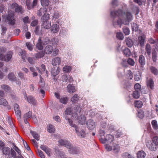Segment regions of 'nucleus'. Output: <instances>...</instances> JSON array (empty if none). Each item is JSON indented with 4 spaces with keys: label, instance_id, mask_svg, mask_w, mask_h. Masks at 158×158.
Segmentation results:
<instances>
[{
    "label": "nucleus",
    "instance_id": "f257e3e1",
    "mask_svg": "<svg viewBox=\"0 0 158 158\" xmlns=\"http://www.w3.org/2000/svg\"><path fill=\"white\" fill-rule=\"evenodd\" d=\"M111 17L114 18L113 25L116 27L117 25L121 27L122 24L128 25L132 19V16L131 14L129 12L126 13L123 12L122 10L118 9L117 11H111Z\"/></svg>",
    "mask_w": 158,
    "mask_h": 158
},
{
    "label": "nucleus",
    "instance_id": "f03ea898",
    "mask_svg": "<svg viewBox=\"0 0 158 158\" xmlns=\"http://www.w3.org/2000/svg\"><path fill=\"white\" fill-rule=\"evenodd\" d=\"M49 19V16L46 17L45 18H41V22L42 27L46 29H48L50 28L51 23L50 22L48 21Z\"/></svg>",
    "mask_w": 158,
    "mask_h": 158
},
{
    "label": "nucleus",
    "instance_id": "7ed1b4c3",
    "mask_svg": "<svg viewBox=\"0 0 158 158\" xmlns=\"http://www.w3.org/2000/svg\"><path fill=\"white\" fill-rule=\"evenodd\" d=\"M99 139L102 143H110L113 140L114 137L112 135L108 134L106 135L105 137H102Z\"/></svg>",
    "mask_w": 158,
    "mask_h": 158
},
{
    "label": "nucleus",
    "instance_id": "20e7f679",
    "mask_svg": "<svg viewBox=\"0 0 158 158\" xmlns=\"http://www.w3.org/2000/svg\"><path fill=\"white\" fill-rule=\"evenodd\" d=\"M49 41V39L48 38L47 41L46 42H44L42 40L41 37H39L37 43L36 45V48L40 50H42L43 48V45H45L48 44Z\"/></svg>",
    "mask_w": 158,
    "mask_h": 158
},
{
    "label": "nucleus",
    "instance_id": "39448f33",
    "mask_svg": "<svg viewBox=\"0 0 158 158\" xmlns=\"http://www.w3.org/2000/svg\"><path fill=\"white\" fill-rule=\"evenodd\" d=\"M12 55V52L11 51L9 52L5 56L2 53L0 54V60L6 62H8L11 59Z\"/></svg>",
    "mask_w": 158,
    "mask_h": 158
},
{
    "label": "nucleus",
    "instance_id": "423d86ee",
    "mask_svg": "<svg viewBox=\"0 0 158 158\" xmlns=\"http://www.w3.org/2000/svg\"><path fill=\"white\" fill-rule=\"evenodd\" d=\"M14 14L13 13H9L6 17V20L8 23L12 25H14L15 20L14 18Z\"/></svg>",
    "mask_w": 158,
    "mask_h": 158
},
{
    "label": "nucleus",
    "instance_id": "0eeeda50",
    "mask_svg": "<svg viewBox=\"0 0 158 158\" xmlns=\"http://www.w3.org/2000/svg\"><path fill=\"white\" fill-rule=\"evenodd\" d=\"M38 15L40 16H43L41 18H44L49 16V14L47 13L46 8H41L38 11Z\"/></svg>",
    "mask_w": 158,
    "mask_h": 158
},
{
    "label": "nucleus",
    "instance_id": "6e6552de",
    "mask_svg": "<svg viewBox=\"0 0 158 158\" xmlns=\"http://www.w3.org/2000/svg\"><path fill=\"white\" fill-rule=\"evenodd\" d=\"M31 0H26V5L28 9L30 10L36 6L37 3V0H33L32 3H31Z\"/></svg>",
    "mask_w": 158,
    "mask_h": 158
},
{
    "label": "nucleus",
    "instance_id": "1a4fd4ad",
    "mask_svg": "<svg viewBox=\"0 0 158 158\" xmlns=\"http://www.w3.org/2000/svg\"><path fill=\"white\" fill-rule=\"evenodd\" d=\"M75 115H76L75 118H77L79 124L81 125L85 124L86 119L84 115H81L78 117L77 113V112L76 114Z\"/></svg>",
    "mask_w": 158,
    "mask_h": 158
},
{
    "label": "nucleus",
    "instance_id": "9d476101",
    "mask_svg": "<svg viewBox=\"0 0 158 158\" xmlns=\"http://www.w3.org/2000/svg\"><path fill=\"white\" fill-rule=\"evenodd\" d=\"M10 148L8 147H5L1 148V150L3 155L7 156L8 157H11L10 154Z\"/></svg>",
    "mask_w": 158,
    "mask_h": 158
},
{
    "label": "nucleus",
    "instance_id": "9b49d317",
    "mask_svg": "<svg viewBox=\"0 0 158 158\" xmlns=\"http://www.w3.org/2000/svg\"><path fill=\"white\" fill-rule=\"evenodd\" d=\"M69 149V152L72 154H77L78 151L77 148L73 146L71 143L69 144V146L67 148Z\"/></svg>",
    "mask_w": 158,
    "mask_h": 158
},
{
    "label": "nucleus",
    "instance_id": "f8f14e48",
    "mask_svg": "<svg viewBox=\"0 0 158 158\" xmlns=\"http://www.w3.org/2000/svg\"><path fill=\"white\" fill-rule=\"evenodd\" d=\"M25 99H26L27 102L31 103L34 105H36V101L35 98L31 96H27V95L25 96Z\"/></svg>",
    "mask_w": 158,
    "mask_h": 158
},
{
    "label": "nucleus",
    "instance_id": "ddd939ff",
    "mask_svg": "<svg viewBox=\"0 0 158 158\" xmlns=\"http://www.w3.org/2000/svg\"><path fill=\"white\" fill-rule=\"evenodd\" d=\"M86 125L89 130H92L95 127V123L93 120L89 119L86 123Z\"/></svg>",
    "mask_w": 158,
    "mask_h": 158
},
{
    "label": "nucleus",
    "instance_id": "4468645a",
    "mask_svg": "<svg viewBox=\"0 0 158 158\" xmlns=\"http://www.w3.org/2000/svg\"><path fill=\"white\" fill-rule=\"evenodd\" d=\"M50 27L51 32L54 33L58 32L60 29L59 26L56 24H53Z\"/></svg>",
    "mask_w": 158,
    "mask_h": 158
},
{
    "label": "nucleus",
    "instance_id": "2eb2a0df",
    "mask_svg": "<svg viewBox=\"0 0 158 158\" xmlns=\"http://www.w3.org/2000/svg\"><path fill=\"white\" fill-rule=\"evenodd\" d=\"M146 146L147 148H148L150 150L152 151H156L158 148V146H157L153 142L151 143H147L146 144Z\"/></svg>",
    "mask_w": 158,
    "mask_h": 158
},
{
    "label": "nucleus",
    "instance_id": "dca6fc26",
    "mask_svg": "<svg viewBox=\"0 0 158 158\" xmlns=\"http://www.w3.org/2000/svg\"><path fill=\"white\" fill-rule=\"evenodd\" d=\"M58 142L61 145L67 148L71 143L69 142L66 139H60L58 141Z\"/></svg>",
    "mask_w": 158,
    "mask_h": 158
},
{
    "label": "nucleus",
    "instance_id": "f3484780",
    "mask_svg": "<svg viewBox=\"0 0 158 158\" xmlns=\"http://www.w3.org/2000/svg\"><path fill=\"white\" fill-rule=\"evenodd\" d=\"M77 131L75 130V131L76 133H77V136L81 138H85L86 135V134L85 131L83 130H79V128L78 127H77Z\"/></svg>",
    "mask_w": 158,
    "mask_h": 158
},
{
    "label": "nucleus",
    "instance_id": "a211bd4d",
    "mask_svg": "<svg viewBox=\"0 0 158 158\" xmlns=\"http://www.w3.org/2000/svg\"><path fill=\"white\" fill-rule=\"evenodd\" d=\"M52 64L54 66L59 65L61 62V60L59 57H56L52 60Z\"/></svg>",
    "mask_w": 158,
    "mask_h": 158
},
{
    "label": "nucleus",
    "instance_id": "6ab92c4d",
    "mask_svg": "<svg viewBox=\"0 0 158 158\" xmlns=\"http://www.w3.org/2000/svg\"><path fill=\"white\" fill-rule=\"evenodd\" d=\"M60 71V68L58 67L57 69H56L55 68H52L51 71L52 75L54 77L57 75Z\"/></svg>",
    "mask_w": 158,
    "mask_h": 158
},
{
    "label": "nucleus",
    "instance_id": "aec40b11",
    "mask_svg": "<svg viewBox=\"0 0 158 158\" xmlns=\"http://www.w3.org/2000/svg\"><path fill=\"white\" fill-rule=\"evenodd\" d=\"M53 50V48L51 45H48L46 46L44 49V52L46 54H50Z\"/></svg>",
    "mask_w": 158,
    "mask_h": 158
},
{
    "label": "nucleus",
    "instance_id": "412c9836",
    "mask_svg": "<svg viewBox=\"0 0 158 158\" xmlns=\"http://www.w3.org/2000/svg\"><path fill=\"white\" fill-rule=\"evenodd\" d=\"M40 148L44 150L48 156H50V153L51 152L50 149L48 148V147L43 145H41Z\"/></svg>",
    "mask_w": 158,
    "mask_h": 158
},
{
    "label": "nucleus",
    "instance_id": "4be33fe9",
    "mask_svg": "<svg viewBox=\"0 0 158 158\" xmlns=\"http://www.w3.org/2000/svg\"><path fill=\"white\" fill-rule=\"evenodd\" d=\"M147 87L150 88L151 89H153L154 87V82L153 80L150 78L147 81Z\"/></svg>",
    "mask_w": 158,
    "mask_h": 158
},
{
    "label": "nucleus",
    "instance_id": "5701e85b",
    "mask_svg": "<svg viewBox=\"0 0 158 158\" xmlns=\"http://www.w3.org/2000/svg\"><path fill=\"white\" fill-rule=\"evenodd\" d=\"M67 88L68 92L69 93H73L75 91V87L73 85L69 84L67 86Z\"/></svg>",
    "mask_w": 158,
    "mask_h": 158
},
{
    "label": "nucleus",
    "instance_id": "b1692460",
    "mask_svg": "<svg viewBox=\"0 0 158 158\" xmlns=\"http://www.w3.org/2000/svg\"><path fill=\"white\" fill-rule=\"evenodd\" d=\"M139 61L141 65H144L145 63V57L142 55H140L139 57Z\"/></svg>",
    "mask_w": 158,
    "mask_h": 158
},
{
    "label": "nucleus",
    "instance_id": "393cba45",
    "mask_svg": "<svg viewBox=\"0 0 158 158\" xmlns=\"http://www.w3.org/2000/svg\"><path fill=\"white\" fill-rule=\"evenodd\" d=\"M65 119L66 120H68V122L69 124V125L71 126L72 127H73L75 128V130H76V131H77V127H78L75 124H73V122L72 120L70 118H68L67 117V116H65Z\"/></svg>",
    "mask_w": 158,
    "mask_h": 158
},
{
    "label": "nucleus",
    "instance_id": "a878e982",
    "mask_svg": "<svg viewBox=\"0 0 158 158\" xmlns=\"http://www.w3.org/2000/svg\"><path fill=\"white\" fill-rule=\"evenodd\" d=\"M146 154L143 150L139 151L137 153V157L138 158H144L145 157Z\"/></svg>",
    "mask_w": 158,
    "mask_h": 158
},
{
    "label": "nucleus",
    "instance_id": "bb28decb",
    "mask_svg": "<svg viewBox=\"0 0 158 158\" xmlns=\"http://www.w3.org/2000/svg\"><path fill=\"white\" fill-rule=\"evenodd\" d=\"M30 132L34 138L37 140H39L40 135L35 131L31 130Z\"/></svg>",
    "mask_w": 158,
    "mask_h": 158
},
{
    "label": "nucleus",
    "instance_id": "cd10ccee",
    "mask_svg": "<svg viewBox=\"0 0 158 158\" xmlns=\"http://www.w3.org/2000/svg\"><path fill=\"white\" fill-rule=\"evenodd\" d=\"M126 44L129 47H131L133 44V42L131 39L129 38H127L125 40Z\"/></svg>",
    "mask_w": 158,
    "mask_h": 158
},
{
    "label": "nucleus",
    "instance_id": "c85d7f7f",
    "mask_svg": "<svg viewBox=\"0 0 158 158\" xmlns=\"http://www.w3.org/2000/svg\"><path fill=\"white\" fill-rule=\"evenodd\" d=\"M41 68H40L38 67H36V69L38 71L39 73L40 74H42L43 72L45 71V65L42 64L41 66Z\"/></svg>",
    "mask_w": 158,
    "mask_h": 158
},
{
    "label": "nucleus",
    "instance_id": "c756f323",
    "mask_svg": "<svg viewBox=\"0 0 158 158\" xmlns=\"http://www.w3.org/2000/svg\"><path fill=\"white\" fill-rule=\"evenodd\" d=\"M138 40L140 45L142 47L144 46L145 38L143 36H140L138 37Z\"/></svg>",
    "mask_w": 158,
    "mask_h": 158
},
{
    "label": "nucleus",
    "instance_id": "7c9ffc66",
    "mask_svg": "<svg viewBox=\"0 0 158 158\" xmlns=\"http://www.w3.org/2000/svg\"><path fill=\"white\" fill-rule=\"evenodd\" d=\"M123 52L124 54L127 57L131 55V51L130 49L127 48H125L124 49Z\"/></svg>",
    "mask_w": 158,
    "mask_h": 158
},
{
    "label": "nucleus",
    "instance_id": "2f4dec72",
    "mask_svg": "<svg viewBox=\"0 0 158 158\" xmlns=\"http://www.w3.org/2000/svg\"><path fill=\"white\" fill-rule=\"evenodd\" d=\"M145 50L148 56H150L151 54L152 50L150 44H147L145 47Z\"/></svg>",
    "mask_w": 158,
    "mask_h": 158
},
{
    "label": "nucleus",
    "instance_id": "473e14b6",
    "mask_svg": "<svg viewBox=\"0 0 158 158\" xmlns=\"http://www.w3.org/2000/svg\"><path fill=\"white\" fill-rule=\"evenodd\" d=\"M8 78L10 81H15L16 78L13 73H10L8 75Z\"/></svg>",
    "mask_w": 158,
    "mask_h": 158
},
{
    "label": "nucleus",
    "instance_id": "72a5a7b5",
    "mask_svg": "<svg viewBox=\"0 0 158 158\" xmlns=\"http://www.w3.org/2000/svg\"><path fill=\"white\" fill-rule=\"evenodd\" d=\"M55 129L54 126L52 125L49 124L48 125V131L50 133H53L55 132Z\"/></svg>",
    "mask_w": 158,
    "mask_h": 158
},
{
    "label": "nucleus",
    "instance_id": "f704fd0d",
    "mask_svg": "<svg viewBox=\"0 0 158 158\" xmlns=\"http://www.w3.org/2000/svg\"><path fill=\"white\" fill-rule=\"evenodd\" d=\"M2 89H3L4 90L7 92H10V88L8 85H1Z\"/></svg>",
    "mask_w": 158,
    "mask_h": 158
},
{
    "label": "nucleus",
    "instance_id": "c9c22d12",
    "mask_svg": "<svg viewBox=\"0 0 158 158\" xmlns=\"http://www.w3.org/2000/svg\"><path fill=\"white\" fill-rule=\"evenodd\" d=\"M8 104L7 102L4 99L0 97V105L6 106Z\"/></svg>",
    "mask_w": 158,
    "mask_h": 158
},
{
    "label": "nucleus",
    "instance_id": "e433bc0d",
    "mask_svg": "<svg viewBox=\"0 0 158 158\" xmlns=\"http://www.w3.org/2000/svg\"><path fill=\"white\" fill-rule=\"evenodd\" d=\"M150 70L151 72L155 75L158 74V71L157 69L153 66H151L150 68Z\"/></svg>",
    "mask_w": 158,
    "mask_h": 158
},
{
    "label": "nucleus",
    "instance_id": "4c0bfd02",
    "mask_svg": "<svg viewBox=\"0 0 158 158\" xmlns=\"http://www.w3.org/2000/svg\"><path fill=\"white\" fill-rule=\"evenodd\" d=\"M52 19L56 20L58 19L60 17V15L58 11H55L52 16Z\"/></svg>",
    "mask_w": 158,
    "mask_h": 158
},
{
    "label": "nucleus",
    "instance_id": "58836bf2",
    "mask_svg": "<svg viewBox=\"0 0 158 158\" xmlns=\"http://www.w3.org/2000/svg\"><path fill=\"white\" fill-rule=\"evenodd\" d=\"M72 68L70 66L66 65L64 66L63 69V70L64 73H68L70 71Z\"/></svg>",
    "mask_w": 158,
    "mask_h": 158
},
{
    "label": "nucleus",
    "instance_id": "ea45409f",
    "mask_svg": "<svg viewBox=\"0 0 158 158\" xmlns=\"http://www.w3.org/2000/svg\"><path fill=\"white\" fill-rule=\"evenodd\" d=\"M132 95L133 97L135 99L139 98L140 96L139 92L136 90L133 92Z\"/></svg>",
    "mask_w": 158,
    "mask_h": 158
},
{
    "label": "nucleus",
    "instance_id": "a19ab883",
    "mask_svg": "<svg viewBox=\"0 0 158 158\" xmlns=\"http://www.w3.org/2000/svg\"><path fill=\"white\" fill-rule=\"evenodd\" d=\"M143 105V103L140 101H136L135 102V106L138 108H139L142 107Z\"/></svg>",
    "mask_w": 158,
    "mask_h": 158
},
{
    "label": "nucleus",
    "instance_id": "79ce46f5",
    "mask_svg": "<svg viewBox=\"0 0 158 158\" xmlns=\"http://www.w3.org/2000/svg\"><path fill=\"white\" fill-rule=\"evenodd\" d=\"M15 11L16 12L19 13L21 14L23 13V10L22 7L19 6L15 8Z\"/></svg>",
    "mask_w": 158,
    "mask_h": 158
},
{
    "label": "nucleus",
    "instance_id": "37998d69",
    "mask_svg": "<svg viewBox=\"0 0 158 158\" xmlns=\"http://www.w3.org/2000/svg\"><path fill=\"white\" fill-rule=\"evenodd\" d=\"M15 111L16 116L17 118V119L19 120H20L21 114V111L19 110V109Z\"/></svg>",
    "mask_w": 158,
    "mask_h": 158
},
{
    "label": "nucleus",
    "instance_id": "c03bdc74",
    "mask_svg": "<svg viewBox=\"0 0 158 158\" xmlns=\"http://www.w3.org/2000/svg\"><path fill=\"white\" fill-rule=\"evenodd\" d=\"M131 26L132 31H136L138 29V26L137 25L134 23H131Z\"/></svg>",
    "mask_w": 158,
    "mask_h": 158
},
{
    "label": "nucleus",
    "instance_id": "a18cd8bd",
    "mask_svg": "<svg viewBox=\"0 0 158 158\" xmlns=\"http://www.w3.org/2000/svg\"><path fill=\"white\" fill-rule=\"evenodd\" d=\"M79 99V97L77 95L75 94L71 98V101L73 103H75Z\"/></svg>",
    "mask_w": 158,
    "mask_h": 158
},
{
    "label": "nucleus",
    "instance_id": "49530a36",
    "mask_svg": "<svg viewBox=\"0 0 158 158\" xmlns=\"http://www.w3.org/2000/svg\"><path fill=\"white\" fill-rule=\"evenodd\" d=\"M32 117V112L29 111L28 113H26L24 115V118L28 119L31 118Z\"/></svg>",
    "mask_w": 158,
    "mask_h": 158
},
{
    "label": "nucleus",
    "instance_id": "de8ad7c7",
    "mask_svg": "<svg viewBox=\"0 0 158 158\" xmlns=\"http://www.w3.org/2000/svg\"><path fill=\"white\" fill-rule=\"evenodd\" d=\"M60 101L61 103L65 104L68 101V98L67 97H62L60 99Z\"/></svg>",
    "mask_w": 158,
    "mask_h": 158
},
{
    "label": "nucleus",
    "instance_id": "09e8293b",
    "mask_svg": "<svg viewBox=\"0 0 158 158\" xmlns=\"http://www.w3.org/2000/svg\"><path fill=\"white\" fill-rule=\"evenodd\" d=\"M152 124L153 128L156 129H158V126L157 122L155 120H152Z\"/></svg>",
    "mask_w": 158,
    "mask_h": 158
},
{
    "label": "nucleus",
    "instance_id": "8fccbe9b",
    "mask_svg": "<svg viewBox=\"0 0 158 158\" xmlns=\"http://www.w3.org/2000/svg\"><path fill=\"white\" fill-rule=\"evenodd\" d=\"M44 56V53L43 52H40L35 54V57L37 58H40Z\"/></svg>",
    "mask_w": 158,
    "mask_h": 158
},
{
    "label": "nucleus",
    "instance_id": "3c124183",
    "mask_svg": "<svg viewBox=\"0 0 158 158\" xmlns=\"http://www.w3.org/2000/svg\"><path fill=\"white\" fill-rule=\"evenodd\" d=\"M117 38L120 40H122L123 38V33L121 32H118L116 33Z\"/></svg>",
    "mask_w": 158,
    "mask_h": 158
},
{
    "label": "nucleus",
    "instance_id": "603ef678",
    "mask_svg": "<svg viewBox=\"0 0 158 158\" xmlns=\"http://www.w3.org/2000/svg\"><path fill=\"white\" fill-rule=\"evenodd\" d=\"M41 5L43 6H47L49 4L48 0H41Z\"/></svg>",
    "mask_w": 158,
    "mask_h": 158
},
{
    "label": "nucleus",
    "instance_id": "864d4df0",
    "mask_svg": "<svg viewBox=\"0 0 158 158\" xmlns=\"http://www.w3.org/2000/svg\"><path fill=\"white\" fill-rule=\"evenodd\" d=\"M138 116L140 118H143L144 116V113L142 110H140L138 112Z\"/></svg>",
    "mask_w": 158,
    "mask_h": 158
},
{
    "label": "nucleus",
    "instance_id": "5fc2aeb1",
    "mask_svg": "<svg viewBox=\"0 0 158 158\" xmlns=\"http://www.w3.org/2000/svg\"><path fill=\"white\" fill-rule=\"evenodd\" d=\"M27 48L30 51H32L33 49L32 45L29 42H27L26 44Z\"/></svg>",
    "mask_w": 158,
    "mask_h": 158
},
{
    "label": "nucleus",
    "instance_id": "6e6d98bb",
    "mask_svg": "<svg viewBox=\"0 0 158 158\" xmlns=\"http://www.w3.org/2000/svg\"><path fill=\"white\" fill-rule=\"evenodd\" d=\"M119 148V146L117 144H115L113 146V150L114 152L117 153L118 152Z\"/></svg>",
    "mask_w": 158,
    "mask_h": 158
},
{
    "label": "nucleus",
    "instance_id": "4d7b16f0",
    "mask_svg": "<svg viewBox=\"0 0 158 158\" xmlns=\"http://www.w3.org/2000/svg\"><path fill=\"white\" fill-rule=\"evenodd\" d=\"M123 31L125 35H128L130 33V30L127 27H124L123 28Z\"/></svg>",
    "mask_w": 158,
    "mask_h": 158
},
{
    "label": "nucleus",
    "instance_id": "13d9d810",
    "mask_svg": "<svg viewBox=\"0 0 158 158\" xmlns=\"http://www.w3.org/2000/svg\"><path fill=\"white\" fill-rule=\"evenodd\" d=\"M127 62L128 64L130 65L131 66L134 65L135 63L134 60L131 58H128L127 59Z\"/></svg>",
    "mask_w": 158,
    "mask_h": 158
},
{
    "label": "nucleus",
    "instance_id": "bf43d9fd",
    "mask_svg": "<svg viewBox=\"0 0 158 158\" xmlns=\"http://www.w3.org/2000/svg\"><path fill=\"white\" fill-rule=\"evenodd\" d=\"M72 113V108L70 107L67 108L65 111V113L66 115H71Z\"/></svg>",
    "mask_w": 158,
    "mask_h": 158
},
{
    "label": "nucleus",
    "instance_id": "052dcab7",
    "mask_svg": "<svg viewBox=\"0 0 158 158\" xmlns=\"http://www.w3.org/2000/svg\"><path fill=\"white\" fill-rule=\"evenodd\" d=\"M127 76L128 79H131L133 77V74L130 70H129L127 71Z\"/></svg>",
    "mask_w": 158,
    "mask_h": 158
},
{
    "label": "nucleus",
    "instance_id": "680f3d73",
    "mask_svg": "<svg viewBox=\"0 0 158 158\" xmlns=\"http://www.w3.org/2000/svg\"><path fill=\"white\" fill-rule=\"evenodd\" d=\"M18 76L21 80H24L26 79V77L24 76V74L22 73L19 72L18 73Z\"/></svg>",
    "mask_w": 158,
    "mask_h": 158
},
{
    "label": "nucleus",
    "instance_id": "e2e57ef3",
    "mask_svg": "<svg viewBox=\"0 0 158 158\" xmlns=\"http://www.w3.org/2000/svg\"><path fill=\"white\" fill-rule=\"evenodd\" d=\"M10 154L11 157H13L15 158L16 156V154L15 151L12 149L11 148L10 149Z\"/></svg>",
    "mask_w": 158,
    "mask_h": 158
},
{
    "label": "nucleus",
    "instance_id": "0e129e2a",
    "mask_svg": "<svg viewBox=\"0 0 158 158\" xmlns=\"http://www.w3.org/2000/svg\"><path fill=\"white\" fill-rule=\"evenodd\" d=\"M22 140L23 144L24 145L25 148L28 151L30 150V148L27 142L25 141L23 139H22Z\"/></svg>",
    "mask_w": 158,
    "mask_h": 158
},
{
    "label": "nucleus",
    "instance_id": "69168bd1",
    "mask_svg": "<svg viewBox=\"0 0 158 158\" xmlns=\"http://www.w3.org/2000/svg\"><path fill=\"white\" fill-rule=\"evenodd\" d=\"M152 142L157 146H158V137L155 136L152 139Z\"/></svg>",
    "mask_w": 158,
    "mask_h": 158
},
{
    "label": "nucleus",
    "instance_id": "338daca9",
    "mask_svg": "<svg viewBox=\"0 0 158 158\" xmlns=\"http://www.w3.org/2000/svg\"><path fill=\"white\" fill-rule=\"evenodd\" d=\"M132 10L135 12L136 15H137L139 13V9L138 6H134L132 8Z\"/></svg>",
    "mask_w": 158,
    "mask_h": 158
},
{
    "label": "nucleus",
    "instance_id": "774afa93",
    "mask_svg": "<svg viewBox=\"0 0 158 158\" xmlns=\"http://www.w3.org/2000/svg\"><path fill=\"white\" fill-rule=\"evenodd\" d=\"M141 87L139 83H136L134 85V88L136 91H139Z\"/></svg>",
    "mask_w": 158,
    "mask_h": 158
}]
</instances>
